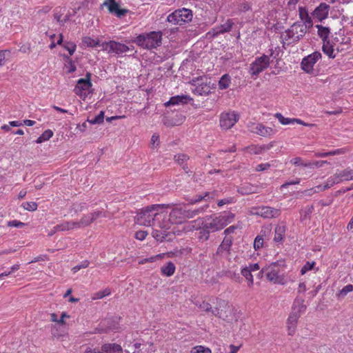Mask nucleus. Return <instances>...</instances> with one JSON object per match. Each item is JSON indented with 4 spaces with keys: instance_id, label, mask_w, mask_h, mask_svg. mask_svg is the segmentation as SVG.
Masks as SVG:
<instances>
[{
    "instance_id": "nucleus-15",
    "label": "nucleus",
    "mask_w": 353,
    "mask_h": 353,
    "mask_svg": "<svg viewBox=\"0 0 353 353\" xmlns=\"http://www.w3.org/2000/svg\"><path fill=\"white\" fill-rule=\"evenodd\" d=\"M103 5L108 8L110 13L116 14L119 18H121L129 12L127 9L120 8L119 3L115 0H105Z\"/></svg>"
},
{
    "instance_id": "nucleus-37",
    "label": "nucleus",
    "mask_w": 353,
    "mask_h": 353,
    "mask_svg": "<svg viewBox=\"0 0 353 353\" xmlns=\"http://www.w3.org/2000/svg\"><path fill=\"white\" fill-rule=\"evenodd\" d=\"M53 135V132L50 130H47L43 132V134L38 137V139L36 140L37 143H41L44 141H47L50 139Z\"/></svg>"
},
{
    "instance_id": "nucleus-32",
    "label": "nucleus",
    "mask_w": 353,
    "mask_h": 353,
    "mask_svg": "<svg viewBox=\"0 0 353 353\" xmlns=\"http://www.w3.org/2000/svg\"><path fill=\"white\" fill-rule=\"evenodd\" d=\"M231 83V77L228 74H223L219 81V88L220 90H225L228 88Z\"/></svg>"
},
{
    "instance_id": "nucleus-33",
    "label": "nucleus",
    "mask_w": 353,
    "mask_h": 353,
    "mask_svg": "<svg viewBox=\"0 0 353 353\" xmlns=\"http://www.w3.org/2000/svg\"><path fill=\"white\" fill-rule=\"evenodd\" d=\"M82 43L84 46L94 48L97 46H101V43H100L99 39H94L90 37H84L82 39Z\"/></svg>"
},
{
    "instance_id": "nucleus-44",
    "label": "nucleus",
    "mask_w": 353,
    "mask_h": 353,
    "mask_svg": "<svg viewBox=\"0 0 353 353\" xmlns=\"http://www.w3.org/2000/svg\"><path fill=\"white\" fill-rule=\"evenodd\" d=\"M63 47L69 52L70 56H72L76 50V44L73 42H65L63 43Z\"/></svg>"
},
{
    "instance_id": "nucleus-7",
    "label": "nucleus",
    "mask_w": 353,
    "mask_h": 353,
    "mask_svg": "<svg viewBox=\"0 0 353 353\" xmlns=\"http://www.w3.org/2000/svg\"><path fill=\"white\" fill-rule=\"evenodd\" d=\"M190 83L193 88H191L192 92L197 95L207 96L210 93V81L205 77L194 78L191 80Z\"/></svg>"
},
{
    "instance_id": "nucleus-12",
    "label": "nucleus",
    "mask_w": 353,
    "mask_h": 353,
    "mask_svg": "<svg viewBox=\"0 0 353 353\" xmlns=\"http://www.w3.org/2000/svg\"><path fill=\"white\" fill-rule=\"evenodd\" d=\"M122 347L117 343H105L101 348L88 347L85 353H122Z\"/></svg>"
},
{
    "instance_id": "nucleus-4",
    "label": "nucleus",
    "mask_w": 353,
    "mask_h": 353,
    "mask_svg": "<svg viewBox=\"0 0 353 353\" xmlns=\"http://www.w3.org/2000/svg\"><path fill=\"white\" fill-rule=\"evenodd\" d=\"M234 214L228 212L213 219L210 222L203 225V230L208 234L223 229L228 223L233 221Z\"/></svg>"
},
{
    "instance_id": "nucleus-42",
    "label": "nucleus",
    "mask_w": 353,
    "mask_h": 353,
    "mask_svg": "<svg viewBox=\"0 0 353 353\" xmlns=\"http://www.w3.org/2000/svg\"><path fill=\"white\" fill-rule=\"evenodd\" d=\"M152 236L157 241H162L166 236L165 231H161L158 230H154L152 232Z\"/></svg>"
},
{
    "instance_id": "nucleus-8",
    "label": "nucleus",
    "mask_w": 353,
    "mask_h": 353,
    "mask_svg": "<svg viewBox=\"0 0 353 353\" xmlns=\"http://www.w3.org/2000/svg\"><path fill=\"white\" fill-rule=\"evenodd\" d=\"M102 50L106 51L109 54H121L128 52L130 48L124 43L115 41H105L101 43Z\"/></svg>"
},
{
    "instance_id": "nucleus-10",
    "label": "nucleus",
    "mask_w": 353,
    "mask_h": 353,
    "mask_svg": "<svg viewBox=\"0 0 353 353\" xmlns=\"http://www.w3.org/2000/svg\"><path fill=\"white\" fill-rule=\"evenodd\" d=\"M321 58L320 52L316 51L302 59L301 67L303 70L307 73H311L313 71L314 64Z\"/></svg>"
},
{
    "instance_id": "nucleus-63",
    "label": "nucleus",
    "mask_w": 353,
    "mask_h": 353,
    "mask_svg": "<svg viewBox=\"0 0 353 353\" xmlns=\"http://www.w3.org/2000/svg\"><path fill=\"white\" fill-rule=\"evenodd\" d=\"M270 167V164L267 163H261V164H259L256 166V171H264V170H268L269 168Z\"/></svg>"
},
{
    "instance_id": "nucleus-55",
    "label": "nucleus",
    "mask_w": 353,
    "mask_h": 353,
    "mask_svg": "<svg viewBox=\"0 0 353 353\" xmlns=\"http://www.w3.org/2000/svg\"><path fill=\"white\" fill-rule=\"evenodd\" d=\"M69 230H70L69 222H65L62 224L57 225L55 226V230L66 231Z\"/></svg>"
},
{
    "instance_id": "nucleus-3",
    "label": "nucleus",
    "mask_w": 353,
    "mask_h": 353,
    "mask_svg": "<svg viewBox=\"0 0 353 353\" xmlns=\"http://www.w3.org/2000/svg\"><path fill=\"white\" fill-rule=\"evenodd\" d=\"M139 46L151 50L157 48L162 43V32L152 31L148 33L141 34L134 40Z\"/></svg>"
},
{
    "instance_id": "nucleus-31",
    "label": "nucleus",
    "mask_w": 353,
    "mask_h": 353,
    "mask_svg": "<svg viewBox=\"0 0 353 353\" xmlns=\"http://www.w3.org/2000/svg\"><path fill=\"white\" fill-rule=\"evenodd\" d=\"M316 28L318 30V35L322 39L323 41H327V37L330 33V28L322 25H316Z\"/></svg>"
},
{
    "instance_id": "nucleus-60",
    "label": "nucleus",
    "mask_w": 353,
    "mask_h": 353,
    "mask_svg": "<svg viewBox=\"0 0 353 353\" xmlns=\"http://www.w3.org/2000/svg\"><path fill=\"white\" fill-rule=\"evenodd\" d=\"M147 234H148L147 232L140 230V231H138L136 232L135 238L137 239L142 241L145 239Z\"/></svg>"
},
{
    "instance_id": "nucleus-59",
    "label": "nucleus",
    "mask_w": 353,
    "mask_h": 353,
    "mask_svg": "<svg viewBox=\"0 0 353 353\" xmlns=\"http://www.w3.org/2000/svg\"><path fill=\"white\" fill-rule=\"evenodd\" d=\"M65 59H67L68 61H69V69H68V73L74 72L77 69L75 65L73 63L72 61L70 59L69 57L65 56Z\"/></svg>"
},
{
    "instance_id": "nucleus-6",
    "label": "nucleus",
    "mask_w": 353,
    "mask_h": 353,
    "mask_svg": "<svg viewBox=\"0 0 353 353\" xmlns=\"http://www.w3.org/2000/svg\"><path fill=\"white\" fill-rule=\"evenodd\" d=\"M192 12L186 8L179 9L169 14L167 21L174 25H182L183 23L191 21Z\"/></svg>"
},
{
    "instance_id": "nucleus-52",
    "label": "nucleus",
    "mask_w": 353,
    "mask_h": 353,
    "mask_svg": "<svg viewBox=\"0 0 353 353\" xmlns=\"http://www.w3.org/2000/svg\"><path fill=\"white\" fill-rule=\"evenodd\" d=\"M314 208L312 205H308L305 208L304 210L301 211V216L303 219H306L313 212Z\"/></svg>"
},
{
    "instance_id": "nucleus-17",
    "label": "nucleus",
    "mask_w": 353,
    "mask_h": 353,
    "mask_svg": "<svg viewBox=\"0 0 353 353\" xmlns=\"http://www.w3.org/2000/svg\"><path fill=\"white\" fill-rule=\"evenodd\" d=\"M183 209L179 207L173 208L169 214L172 224H181L184 222Z\"/></svg>"
},
{
    "instance_id": "nucleus-14",
    "label": "nucleus",
    "mask_w": 353,
    "mask_h": 353,
    "mask_svg": "<svg viewBox=\"0 0 353 353\" xmlns=\"http://www.w3.org/2000/svg\"><path fill=\"white\" fill-rule=\"evenodd\" d=\"M254 214L265 219H271L278 217L281 214V211L269 206H263L256 208Z\"/></svg>"
},
{
    "instance_id": "nucleus-11",
    "label": "nucleus",
    "mask_w": 353,
    "mask_h": 353,
    "mask_svg": "<svg viewBox=\"0 0 353 353\" xmlns=\"http://www.w3.org/2000/svg\"><path fill=\"white\" fill-rule=\"evenodd\" d=\"M239 116L235 112H223L220 117V125L223 129L231 128L238 121Z\"/></svg>"
},
{
    "instance_id": "nucleus-28",
    "label": "nucleus",
    "mask_w": 353,
    "mask_h": 353,
    "mask_svg": "<svg viewBox=\"0 0 353 353\" xmlns=\"http://www.w3.org/2000/svg\"><path fill=\"white\" fill-rule=\"evenodd\" d=\"M337 177H339V179L341 181L345 180H352L353 179V170L347 168L337 173Z\"/></svg>"
},
{
    "instance_id": "nucleus-49",
    "label": "nucleus",
    "mask_w": 353,
    "mask_h": 353,
    "mask_svg": "<svg viewBox=\"0 0 353 353\" xmlns=\"http://www.w3.org/2000/svg\"><path fill=\"white\" fill-rule=\"evenodd\" d=\"M93 222V220L91 217L90 214L84 215L81 219V223L83 225V228L88 226Z\"/></svg>"
},
{
    "instance_id": "nucleus-18",
    "label": "nucleus",
    "mask_w": 353,
    "mask_h": 353,
    "mask_svg": "<svg viewBox=\"0 0 353 353\" xmlns=\"http://www.w3.org/2000/svg\"><path fill=\"white\" fill-rule=\"evenodd\" d=\"M158 214H161L163 216L158 218V221H155L154 227H158L165 230H168L172 224V221H170L169 214L168 215L166 212H160L159 210L158 211Z\"/></svg>"
},
{
    "instance_id": "nucleus-1",
    "label": "nucleus",
    "mask_w": 353,
    "mask_h": 353,
    "mask_svg": "<svg viewBox=\"0 0 353 353\" xmlns=\"http://www.w3.org/2000/svg\"><path fill=\"white\" fill-rule=\"evenodd\" d=\"M163 207L164 205H153L142 210L135 217L136 223L141 225L154 227L158 218L163 216L158 214V211Z\"/></svg>"
},
{
    "instance_id": "nucleus-54",
    "label": "nucleus",
    "mask_w": 353,
    "mask_h": 353,
    "mask_svg": "<svg viewBox=\"0 0 353 353\" xmlns=\"http://www.w3.org/2000/svg\"><path fill=\"white\" fill-rule=\"evenodd\" d=\"M89 264H90V263L88 261H83L81 263V264L74 266L72 268V271L74 273H75V272H78L79 270H80L81 268H87L89 265Z\"/></svg>"
},
{
    "instance_id": "nucleus-36",
    "label": "nucleus",
    "mask_w": 353,
    "mask_h": 353,
    "mask_svg": "<svg viewBox=\"0 0 353 353\" xmlns=\"http://www.w3.org/2000/svg\"><path fill=\"white\" fill-rule=\"evenodd\" d=\"M241 273L248 280V285L252 286L253 285V276L249 268H247V267L243 268L241 269Z\"/></svg>"
},
{
    "instance_id": "nucleus-13",
    "label": "nucleus",
    "mask_w": 353,
    "mask_h": 353,
    "mask_svg": "<svg viewBox=\"0 0 353 353\" xmlns=\"http://www.w3.org/2000/svg\"><path fill=\"white\" fill-rule=\"evenodd\" d=\"M91 75L92 74L90 72H87L85 74V78L80 79L77 81V85L74 90V92L77 95L80 97L83 96L84 98L85 97V93H83V92L89 90L92 85L90 81Z\"/></svg>"
},
{
    "instance_id": "nucleus-47",
    "label": "nucleus",
    "mask_w": 353,
    "mask_h": 353,
    "mask_svg": "<svg viewBox=\"0 0 353 353\" xmlns=\"http://www.w3.org/2000/svg\"><path fill=\"white\" fill-rule=\"evenodd\" d=\"M291 163L295 165H303L304 167H311L312 163H304L301 157H295L291 160Z\"/></svg>"
},
{
    "instance_id": "nucleus-26",
    "label": "nucleus",
    "mask_w": 353,
    "mask_h": 353,
    "mask_svg": "<svg viewBox=\"0 0 353 353\" xmlns=\"http://www.w3.org/2000/svg\"><path fill=\"white\" fill-rule=\"evenodd\" d=\"M196 305H198L199 307L203 311H205L208 313L210 312L213 316H219L220 318L221 317L219 310L216 307L212 309L210 304L208 302L203 301L199 305H198L197 303H196Z\"/></svg>"
},
{
    "instance_id": "nucleus-39",
    "label": "nucleus",
    "mask_w": 353,
    "mask_h": 353,
    "mask_svg": "<svg viewBox=\"0 0 353 353\" xmlns=\"http://www.w3.org/2000/svg\"><path fill=\"white\" fill-rule=\"evenodd\" d=\"M110 294V290L109 288H105L102 291L97 292L92 295V299H101L106 296H108Z\"/></svg>"
},
{
    "instance_id": "nucleus-24",
    "label": "nucleus",
    "mask_w": 353,
    "mask_h": 353,
    "mask_svg": "<svg viewBox=\"0 0 353 353\" xmlns=\"http://www.w3.org/2000/svg\"><path fill=\"white\" fill-rule=\"evenodd\" d=\"M286 227L284 225H278L274 229V241L276 243H281L285 237Z\"/></svg>"
},
{
    "instance_id": "nucleus-51",
    "label": "nucleus",
    "mask_w": 353,
    "mask_h": 353,
    "mask_svg": "<svg viewBox=\"0 0 353 353\" xmlns=\"http://www.w3.org/2000/svg\"><path fill=\"white\" fill-rule=\"evenodd\" d=\"M315 265V262H310L307 261L301 268V274H305L307 271L311 270Z\"/></svg>"
},
{
    "instance_id": "nucleus-34",
    "label": "nucleus",
    "mask_w": 353,
    "mask_h": 353,
    "mask_svg": "<svg viewBox=\"0 0 353 353\" xmlns=\"http://www.w3.org/2000/svg\"><path fill=\"white\" fill-rule=\"evenodd\" d=\"M175 271V265L172 262H168L166 265L161 268V272L167 276H172Z\"/></svg>"
},
{
    "instance_id": "nucleus-43",
    "label": "nucleus",
    "mask_w": 353,
    "mask_h": 353,
    "mask_svg": "<svg viewBox=\"0 0 353 353\" xmlns=\"http://www.w3.org/2000/svg\"><path fill=\"white\" fill-rule=\"evenodd\" d=\"M341 181L339 177H337V173H336L333 176L330 177L327 181V184L325 185V188H328L330 186H332L334 184H337L340 183Z\"/></svg>"
},
{
    "instance_id": "nucleus-16",
    "label": "nucleus",
    "mask_w": 353,
    "mask_h": 353,
    "mask_svg": "<svg viewBox=\"0 0 353 353\" xmlns=\"http://www.w3.org/2000/svg\"><path fill=\"white\" fill-rule=\"evenodd\" d=\"M250 131L263 137H270L274 133L272 128L265 126L262 123L252 124Z\"/></svg>"
},
{
    "instance_id": "nucleus-40",
    "label": "nucleus",
    "mask_w": 353,
    "mask_h": 353,
    "mask_svg": "<svg viewBox=\"0 0 353 353\" xmlns=\"http://www.w3.org/2000/svg\"><path fill=\"white\" fill-rule=\"evenodd\" d=\"M174 159L181 165L189 159V157L185 154H178L174 156Z\"/></svg>"
},
{
    "instance_id": "nucleus-30",
    "label": "nucleus",
    "mask_w": 353,
    "mask_h": 353,
    "mask_svg": "<svg viewBox=\"0 0 353 353\" xmlns=\"http://www.w3.org/2000/svg\"><path fill=\"white\" fill-rule=\"evenodd\" d=\"M322 50L329 58L334 59L336 54L334 53L333 46L330 43V41H324L322 46Z\"/></svg>"
},
{
    "instance_id": "nucleus-56",
    "label": "nucleus",
    "mask_w": 353,
    "mask_h": 353,
    "mask_svg": "<svg viewBox=\"0 0 353 353\" xmlns=\"http://www.w3.org/2000/svg\"><path fill=\"white\" fill-rule=\"evenodd\" d=\"M25 225L24 223L17 220L10 221L8 222L7 225L9 227L21 228Z\"/></svg>"
},
{
    "instance_id": "nucleus-62",
    "label": "nucleus",
    "mask_w": 353,
    "mask_h": 353,
    "mask_svg": "<svg viewBox=\"0 0 353 353\" xmlns=\"http://www.w3.org/2000/svg\"><path fill=\"white\" fill-rule=\"evenodd\" d=\"M183 214H184V221L187 219H191V218H193L194 217V212L193 210H184L183 209Z\"/></svg>"
},
{
    "instance_id": "nucleus-19",
    "label": "nucleus",
    "mask_w": 353,
    "mask_h": 353,
    "mask_svg": "<svg viewBox=\"0 0 353 353\" xmlns=\"http://www.w3.org/2000/svg\"><path fill=\"white\" fill-rule=\"evenodd\" d=\"M330 6L325 3H321L320 5L315 8L312 14L319 20L322 21L327 17Z\"/></svg>"
},
{
    "instance_id": "nucleus-38",
    "label": "nucleus",
    "mask_w": 353,
    "mask_h": 353,
    "mask_svg": "<svg viewBox=\"0 0 353 353\" xmlns=\"http://www.w3.org/2000/svg\"><path fill=\"white\" fill-rule=\"evenodd\" d=\"M104 112L101 111L100 113L94 119H88L87 121L90 124H101L103 123Z\"/></svg>"
},
{
    "instance_id": "nucleus-50",
    "label": "nucleus",
    "mask_w": 353,
    "mask_h": 353,
    "mask_svg": "<svg viewBox=\"0 0 353 353\" xmlns=\"http://www.w3.org/2000/svg\"><path fill=\"white\" fill-rule=\"evenodd\" d=\"M263 245V239L261 235H258L254 241V248L256 250H259Z\"/></svg>"
},
{
    "instance_id": "nucleus-21",
    "label": "nucleus",
    "mask_w": 353,
    "mask_h": 353,
    "mask_svg": "<svg viewBox=\"0 0 353 353\" xmlns=\"http://www.w3.org/2000/svg\"><path fill=\"white\" fill-rule=\"evenodd\" d=\"M192 100V99L188 95H177L172 97L168 101L165 103V106L170 105H179L187 103L188 101Z\"/></svg>"
},
{
    "instance_id": "nucleus-64",
    "label": "nucleus",
    "mask_w": 353,
    "mask_h": 353,
    "mask_svg": "<svg viewBox=\"0 0 353 353\" xmlns=\"http://www.w3.org/2000/svg\"><path fill=\"white\" fill-rule=\"evenodd\" d=\"M70 230L74 228H83V225L81 223V220L79 221H72L69 222Z\"/></svg>"
},
{
    "instance_id": "nucleus-22",
    "label": "nucleus",
    "mask_w": 353,
    "mask_h": 353,
    "mask_svg": "<svg viewBox=\"0 0 353 353\" xmlns=\"http://www.w3.org/2000/svg\"><path fill=\"white\" fill-rule=\"evenodd\" d=\"M232 244V238H230V237L224 238L221 244L217 248L216 254L223 255L225 252V254H228Z\"/></svg>"
},
{
    "instance_id": "nucleus-27",
    "label": "nucleus",
    "mask_w": 353,
    "mask_h": 353,
    "mask_svg": "<svg viewBox=\"0 0 353 353\" xmlns=\"http://www.w3.org/2000/svg\"><path fill=\"white\" fill-rule=\"evenodd\" d=\"M177 117H178V119H170L168 117H165L163 119V123L165 125H166L168 127L179 125L183 122L185 117L183 116H182L181 114H180L179 116H177Z\"/></svg>"
},
{
    "instance_id": "nucleus-41",
    "label": "nucleus",
    "mask_w": 353,
    "mask_h": 353,
    "mask_svg": "<svg viewBox=\"0 0 353 353\" xmlns=\"http://www.w3.org/2000/svg\"><path fill=\"white\" fill-rule=\"evenodd\" d=\"M275 117L277 118L279 122L283 125L293 124L292 119L285 118L281 113H276Z\"/></svg>"
},
{
    "instance_id": "nucleus-48",
    "label": "nucleus",
    "mask_w": 353,
    "mask_h": 353,
    "mask_svg": "<svg viewBox=\"0 0 353 353\" xmlns=\"http://www.w3.org/2000/svg\"><path fill=\"white\" fill-rule=\"evenodd\" d=\"M192 353H212V351L208 347H205L202 345H198L193 348Z\"/></svg>"
},
{
    "instance_id": "nucleus-58",
    "label": "nucleus",
    "mask_w": 353,
    "mask_h": 353,
    "mask_svg": "<svg viewBox=\"0 0 353 353\" xmlns=\"http://www.w3.org/2000/svg\"><path fill=\"white\" fill-rule=\"evenodd\" d=\"M232 203H234V198L228 197L219 201L217 205L221 207L225 204H230Z\"/></svg>"
},
{
    "instance_id": "nucleus-45",
    "label": "nucleus",
    "mask_w": 353,
    "mask_h": 353,
    "mask_svg": "<svg viewBox=\"0 0 353 353\" xmlns=\"http://www.w3.org/2000/svg\"><path fill=\"white\" fill-rule=\"evenodd\" d=\"M22 206L26 210L35 211L37 209L38 205L36 202L30 201L23 203Z\"/></svg>"
},
{
    "instance_id": "nucleus-25",
    "label": "nucleus",
    "mask_w": 353,
    "mask_h": 353,
    "mask_svg": "<svg viewBox=\"0 0 353 353\" xmlns=\"http://www.w3.org/2000/svg\"><path fill=\"white\" fill-rule=\"evenodd\" d=\"M233 25L234 23L232 21L231 19H228L225 23L221 24V26L214 29V31L215 32L214 34L217 35L230 32Z\"/></svg>"
},
{
    "instance_id": "nucleus-35",
    "label": "nucleus",
    "mask_w": 353,
    "mask_h": 353,
    "mask_svg": "<svg viewBox=\"0 0 353 353\" xmlns=\"http://www.w3.org/2000/svg\"><path fill=\"white\" fill-rule=\"evenodd\" d=\"M221 274L223 276H225L235 281L236 282H240L241 280V278L239 274L237 273L236 272V270H228L226 271H223L221 272Z\"/></svg>"
},
{
    "instance_id": "nucleus-29",
    "label": "nucleus",
    "mask_w": 353,
    "mask_h": 353,
    "mask_svg": "<svg viewBox=\"0 0 353 353\" xmlns=\"http://www.w3.org/2000/svg\"><path fill=\"white\" fill-rule=\"evenodd\" d=\"M216 193H217L216 191L213 192H207L205 193V194L203 196L196 195L194 199H190L189 202L191 204H194V203L201 201L203 199H205V200H208V199H212L216 195Z\"/></svg>"
},
{
    "instance_id": "nucleus-9",
    "label": "nucleus",
    "mask_w": 353,
    "mask_h": 353,
    "mask_svg": "<svg viewBox=\"0 0 353 353\" xmlns=\"http://www.w3.org/2000/svg\"><path fill=\"white\" fill-rule=\"evenodd\" d=\"M270 57L268 55H263L257 58L250 66V72L252 76L257 77L261 72L268 67Z\"/></svg>"
},
{
    "instance_id": "nucleus-46",
    "label": "nucleus",
    "mask_w": 353,
    "mask_h": 353,
    "mask_svg": "<svg viewBox=\"0 0 353 353\" xmlns=\"http://www.w3.org/2000/svg\"><path fill=\"white\" fill-rule=\"evenodd\" d=\"M353 290V285L351 284L347 285L343 288V289L338 294V296L340 298H344L347 293Z\"/></svg>"
},
{
    "instance_id": "nucleus-61",
    "label": "nucleus",
    "mask_w": 353,
    "mask_h": 353,
    "mask_svg": "<svg viewBox=\"0 0 353 353\" xmlns=\"http://www.w3.org/2000/svg\"><path fill=\"white\" fill-rule=\"evenodd\" d=\"M345 153V149L341 148V149H336L332 151L327 152V157L328 156H334V155H339Z\"/></svg>"
},
{
    "instance_id": "nucleus-23",
    "label": "nucleus",
    "mask_w": 353,
    "mask_h": 353,
    "mask_svg": "<svg viewBox=\"0 0 353 353\" xmlns=\"http://www.w3.org/2000/svg\"><path fill=\"white\" fill-rule=\"evenodd\" d=\"M299 317V314L297 313H292L288 317L287 323L289 335H293L294 334Z\"/></svg>"
},
{
    "instance_id": "nucleus-53",
    "label": "nucleus",
    "mask_w": 353,
    "mask_h": 353,
    "mask_svg": "<svg viewBox=\"0 0 353 353\" xmlns=\"http://www.w3.org/2000/svg\"><path fill=\"white\" fill-rule=\"evenodd\" d=\"M90 215H91V217H92L93 221H94L99 217H106L105 212H103L102 210L95 211L92 213H90Z\"/></svg>"
},
{
    "instance_id": "nucleus-2",
    "label": "nucleus",
    "mask_w": 353,
    "mask_h": 353,
    "mask_svg": "<svg viewBox=\"0 0 353 353\" xmlns=\"http://www.w3.org/2000/svg\"><path fill=\"white\" fill-rule=\"evenodd\" d=\"M285 267V262L284 260H278L276 262L270 263L269 265L265 266L261 270V272L265 273L267 279L277 284H285V279L281 274L283 268Z\"/></svg>"
},
{
    "instance_id": "nucleus-5",
    "label": "nucleus",
    "mask_w": 353,
    "mask_h": 353,
    "mask_svg": "<svg viewBox=\"0 0 353 353\" xmlns=\"http://www.w3.org/2000/svg\"><path fill=\"white\" fill-rule=\"evenodd\" d=\"M306 32L307 28L301 22H295L281 34V37L283 41H288L290 44L298 42Z\"/></svg>"
},
{
    "instance_id": "nucleus-57",
    "label": "nucleus",
    "mask_w": 353,
    "mask_h": 353,
    "mask_svg": "<svg viewBox=\"0 0 353 353\" xmlns=\"http://www.w3.org/2000/svg\"><path fill=\"white\" fill-rule=\"evenodd\" d=\"M259 145H252V146L248 147L247 148V150L249 151V152L250 154H259L261 153V149L259 148Z\"/></svg>"
},
{
    "instance_id": "nucleus-20",
    "label": "nucleus",
    "mask_w": 353,
    "mask_h": 353,
    "mask_svg": "<svg viewBox=\"0 0 353 353\" xmlns=\"http://www.w3.org/2000/svg\"><path fill=\"white\" fill-rule=\"evenodd\" d=\"M299 15L300 19L303 22V23H302V24H303L304 26H305L307 29H309L312 26V25H313L312 19L310 17L308 12L305 8H304V7L299 8Z\"/></svg>"
}]
</instances>
